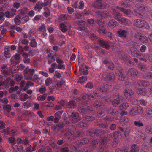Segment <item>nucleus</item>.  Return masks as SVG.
Instances as JSON below:
<instances>
[{"label": "nucleus", "instance_id": "37", "mask_svg": "<svg viewBox=\"0 0 152 152\" xmlns=\"http://www.w3.org/2000/svg\"><path fill=\"white\" fill-rule=\"evenodd\" d=\"M26 152H32L33 151L35 150V147H32L31 145H29V141L26 144Z\"/></svg>", "mask_w": 152, "mask_h": 152}, {"label": "nucleus", "instance_id": "54", "mask_svg": "<svg viewBox=\"0 0 152 152\" xmlns=\"http://www.w3.org/2000/svg\"><path fill=\"white\" fill-rule=\"evenodd\" d=\"M4 26L7 27L9 29H10V28L14 29L15 28L14 26H13L10 24L9 22H7L5 23Z\"/></svg>", "mask_w": 152, "mask_h": 152}, {"label": "nucleus", "instance_id": "7", "mask_svg": "<svg viewBox=\"0 0 152 152\" xmlns=\"http://www.w3.org/2000/svg\"><path fill=\"white\" fill-rule=\"evenodd\" d=\"M119 58L123 60L128 65H132L133 62L131 61L129 57L124 54L123 52H118L117 53Z\"/></svg>", "mask_w": 152, "mask_h": 152}, {"label": "nucleus", "instance_id": "60", "mask_svg": "<svg viewBox=\"0 0 152 152\" xmlns=\"http://www.w3.org/2000/svg\"><path fill=\"white\" fill-rule=\"evenodd\" d=\"M52 83V79L50 78H48L45 80V84L46 86H50Z\"/></svg>", "mask_w": 152, "mask_h": 152}, {"label": "nucleus", "instance_id": "39", "mask_svg": "<svg viewBox=\"0 0 152 152\" xmlns=\"http://www.w3.org/2000/svg\"><path fill=\"white\" fill-rule=\"evenodd\" d=\"M20 99L21 101H25L28 98V95L26 93L22 94L20 96Z\"/></svg>", "mask_w": 152, "mask_h": 152}, {"label": "nucleus", "instance_id": "44", "mask_svg": "<svg viewBox=\"0 0 152 152\" xmlns=\"http://www.w3.org/2000/svg\"><path fill=\"white\" fill-rule=\"evenodd\" d=\"M42 6L40 2L37 3L34 7V10H36L39 11L42 8Z\"/></svg>", "mask_w": 152, "mask_h": 152}, {"label": "nucleus", "instance_id": "1", "mask_svg": "<svg viewBox=\"0 0 152 152\" xmlns=\"http://www.w3.org/2000/svg\"><path fill=\"white\" fill-rule=\"evenodd\" d=\"M130 47V50L132 54L134 56L137 57L140 60L144 62L147 61L148 60L152 63V55H142L141 53H137V50L138 49L139 46L136 43L132 42L129 45Z\"/></svg>", "mask_w": 152, "mask_h": 152}, {"label": "nucleus", "instance_id": "32", "mask_svg": "<svg viewBox=\"0 0 152 152\" xmlns=\"http://www.w3.org/2000/svg\"><path fill=\"white\" fill-rule=\"evenodd\" d=\"M33 104V102L31 100H29L24 102L23 105L24 108L27 109L30 107L32 106Z\"/></svg>", "mask_w": 152, "mask_h": 152}, {"label": "nucleus", "instance_id": "62", "mask_svg": "<svg viewBox=\"0 0 152 152\" xmlns=\"http://www.w3.org/2000/svg\"><path fill=\"white\" fill-rule=\"evenodd\" d=\"M142 35L141 33L139 32H137L135 34V37L137 39L140 40L142 38Z\"/></svg>", "mask_w": 152, "mask_h": 152}, {"label": "nucleus", "instance_id": "38", "mask_svg": "<svg viewBox=\"0 0 152 152\" xmlns=\"http://www.w3.org/2000/svg\"><path fill=\"white\" fill-rule=\"evenodd\" d=\"M87 80V77L83 76L79 78L78 83H80L82 85H84L85 81Z\"/></svg>", "mask_w": 152, "mask_h": 152}, {"label": "nucleus", "instance_id": "17", "mask_svg": "<svg viewBox=\"0 0 152 152\" xmlns=\"http://www.w3.org/2000/svg\"><path fill=\"white\" fill-rule=\"evenodd\" d=\"M5 126V123L2 121H0V132L2 133H4L5 134L7 135L9 134V129L7 128L5 129H4Z\"/></svg>", "mask_w": 152, "mask_h": 152}, {"label": "nucleus", "instance_id": "33", "mask_svg": "<svg viewBox=\"0 0 152 152\" xmlns=\"http://www.w3.org/2000/svg\"><path fill=\"white\" fill-rule=\"evenodd\" d=\"M118 24L114 20H111L108 23V26L111 28H114L117 26Z\"/></svg>", "mask_w": 152, "mask_h": 152}, {"label": "nucleus", "instance_id": "41", "mask_svg": "<svg viewBox=\"0 0 152 152\" xmlns=\"http://www.w3.org/2000/svg\"><path fill=\"white\" fill-rule=\"evenodd\" d=\"M47 94L45 93L42 95L39 96L37 97V99L38 101H42L46 99Z\"/></svg>", "mask_w": 152, "mask_h": 152}, {"label": "nucleus", "instance_id": "26", "mask_svg": "<svg viewBox=\"0 0 152 152\" xmlns=\"http://www.w3.org/2000/svg\"><path fill=\"white\" fill-rule=\"evenodd\" d=\"M104 63L106 64L109 68L113 69L114 67V64L111 62V61L108 59H105L104 61Z\"/></svg>", "mask_w": 152, "mask_h": 152}, {"label": "nucleus", "instance_id": "47", "mask_svg": "<svg viewBox=\"0 0 152 152\" xmlns=\"http://www.w3.org/2000/svg\"><path fill=\"white\" fill-rule=\"evenodd\" d=\"M21 17L20 15H18L16 16L14 19L15 23L17 25H19L20 23Z\"/></svg>", "mask_w": 152, "mask_h": 152}, {"label": "nucleus", "instance_id": "58", "mask_svg": "<svg viewBox=\"0 0 152 152\" xmlns=\"http://www.w3.org/2000/svg\"><path fill=\"white\" fill-rule=\"evenodd\" d=\"M83 117L84 118L86 121H89L93 120L95 119V118L93 116L89 117L88 116H86L84 115H83Z\"/></svg>", "mask_w": 152, "mask_h": 152}, {"label": "nucleus", "instance_id": "35", "mask_svg": "<svg viewBox=\"0 0 152 152\" xmlns=\"http://www.w3.org/2000/svg\"><path fill=\"white\" fill-rule=\"evenodd\" d=\"M59 19L60 21H63L66 20H69L71 17L67 14H62L59 17Z\"/></svg>", "mask_w": 152, "mask_h": 152}, {"label": "nucleus", "instance_id": "22", "mask_svg": "<svg viewBox=\"0 0 152 152\" xmlns=\"http://www.w3.org/2000/svg\"><path fill=\"white\" fill-rule=\"evenodd\" d=\"M20 90L23 91L28 89L29 88V84L27 83L25 84V81L24 80H22L20 84Z\"/></svg>", "mask_w": 152, "mask_h": 152}, {"label": "nucleus", "instance_id": "59", "mask_svg": "<svg viewBox=\"0 0 152 152\" xmlns=\"http://www.w3.org/2000/svg\"><path fill=\"white\" fill-rule=\"evenodd\" d=\"M49 39L50 42L51 43L54 44H56L57 42L56 41H55L54 39V37L52 35H50L49 36Z\"/></svg>", "mask_w": 152, "mask_h": 152}, {"label": "nucleus", "instance_id": "16", "mask_svg": "<svg viewBox=\"0 0 152 152\" xmlns=\"http://www.w3.org/2000/svg\"><path fill=\"white\" fill-rule=\"evenodd\" d=\"M97 23L99 25V27L98 30V32L103 35L105 34V28L104 27V24L103 23L102 20H97Z\"/></svg>", "mask_w": 152, "mask_h": 152}, {"label": "nucleus", "instance_id": "46", "mask_svg": "<svg viewBox=\"0 0 152 152\" xmlns=\"http://www.w3.org/2000/svg\"><path fill=\"white\" fill-rule=\"evenodd\" d=\"M60 29L63 32H65L67 30L66 26L64 23L61 24L60 25Z\"/></svg>", "mask_w": 152, "mask_h": 152}, {"label": "nucleus", "instance_id": "13", "mask_svg": "<svg viewBox=\"0 0 152 152\" xmlns=\"http://www.w3.org/2000/svg\"><path fill=\"white\" fill-rule=\"evenodd\" d=\"M15 85V82L12 80L10 78H7L4 81H1L0 83V85L4 86L8 88L10 86H13Z\"/></svg>", "mask_w": 152, "mask_h": 152}, {"label": "nucleus", "instance_id": "24", "mask_svg": "<svg viewBox=\"0 0 152 152\" xmlns=\"http://www.w3.org/2000/svg\"><path fill=\"white\" fill-rule=\"evenodd\" d=\"M125 72L124 71H120L118 74V79L121 81H123L127 79L126 77L125 76Z\"/></svg>", "mask_w": 152, "mask_h": 152}, {"label": "nucleus", "instance_id": "9", "mask_svg": "<svg viewBox=\"0 0 152 152\" xmlns=\"http://www.w3.org/2000/svg\"><path fill=\"white\" fill-rule=\"evenodd\" d=\"M34 71V69H29L27 67L26 68L24 71L25 79L27 80H31Z\"/></svg>", "mask_w": 152, "mask_h": 152}, {"label": "nucleus", "instance_id": "51", "mask_svg": "<svg viewBox=\"0 0 152 152\" xmlns=\"http://www.w3.org/2000/svg\"><path fill=\"white\" fill-rule=\"evenodd\" d=\"M134 125L138 127H140L143 126V124L140 121H135L134 122Z\"/></svg>", "mask_w": 152, "mask_h": 152}, {"label": "nucleus", "instance_id": "15", "mask_svg": "<svg viewBox=\"0 0 152 152\" xmlns=\"http://www.w3.org/2000/svg\"><path fill=\"white\" fill-rule=\"evenodd\" d=\"M78 109L80 113H83L85 114L89 113L93 110L92 108L90 107L87 105L84 106L82 108L78 107Z\"/></svg>", "mask_w": 152, "mask_h": 152}, {"label": "nucleus", "instance_id": "2", "mask_svg": "<svg viewBox=\"0 0 152 152\" xmlns=\"http://www.w3.org/2000/svg\"><path fill=\"white\" fill-rule=\"evenodd\" d=\"M135 7L137 9L133 11V13L135 15L140 18H143L145 16L143 13L141 12V11L145 10L149 12L151 14V17H152V10L150 8L138 4L136 5Z\"/></svg>", "mask_w": 152, "mask_h": 152}, {"label": "nucleus", "instance_id": "11", "mask_svg": "<svg viewBox=\"0 0 152 152\" xmlns=\"http://www.w3.org/2000/svg\"><path fill=\"white\" fill-rule=\"evenodd\" d=\"M107 4L103 0H96L94 4V6L99 9H103L106 7Z\"/></svg>", "mask_w": 152, "mask_h": 152}, {"label": "nucleus", "instance_id": "4", "mask_svg": "<svg viewBox=\"0 0 152 152\" xmlns=\"http://www.w3.org/2000/svg\"><path fill=\"white\" fill-rule=\"evenodd\" d=\"M134 26L139 28H144L146 29H149L150 26L146 21L140 19H137L134 22Z\"/></svg>", "mask_w": 152, "mask_h": 152}, {"label": "nucleus", "instance_id": "36", "mask_svg": "<svg viewBox=\"0 0 152 152\" xmlns=\"http://www.w3.org/2000/svg\"><path fill=\"white\" fill-rule=\"evenodd\" d=\"M74 133L71 131L67 132L65 134L66 137L68 139H71V140L75 138Z\"/></svg>", "mask_w": 152, "mask_h": 152}, {"label": "nucleus", "instance_id": "42", "mask_svg": "<svg viewBox=\"0 0 152 152\" xmlns=\"http://www.w3.org/2000/svg\"><path fill=\"white\" fill-rule=\"evenodd\" d=\"M76 104L73 101H71L68 102L67 107L68 108H73L75 107Z\"/></svg>", "mask_w": 152, "mask_h": 152}, {"label": "nucleus", "instance_id": "48", "mask_svg": "<svg viewBox=\"0 0 152 152\" xmlns=\"http://www.w3.org/2000/svg\"><path fill=\"white\" fill-rule=\"evenodd\" d=\"M146 116L148 117H152V110L151 109H146V113L145 114Z\"/></svg>", "mask_w": 152, "mask_h": 152}, {"label": "nucleus", "instance_id": "6", "mask_svg": "<svg viewBox=\"0 0 152 152\" xmlns=\"http://www.w3.org/2000/svg\"><path fill=\"white\" fill-rule=\"evenodd\" d=\"M107 74L106 73L104 76L103 74L99 75L97 77V79H103L104 80H108L110 82L112 81L115 79V75L112 72L107 73Z\"/></svg>", "mask_w": 152, "mask_h": 152}, {"label": "nucleus", "instance_id": "40", "mask_svg": "<svg viewBox=\"0 0 152 152\" xmlns=\"http://www.w3.org/2000/svg\"><path fill=\"white\" fill-rule=\"evenodd\" d=\"M61 113L60 111L57 112L55 114L54 116L55 117V118L54 119V120L55 122H56V121H58V120L60 119L61 116Z\"/></svg>", "mask_w": 152, "mask_h": 152}, {"label": "nucleus", "instance_id": "5", "mask_svg": "<svg viewBox=\"0 0 152 152\" xmlns=\"http://www.w3.org/2000/svg\"><path fill=\"white\" fill-rule=\"evenodd\" d=\"M108 138L107 137L102 138L100 140V147L99 150V152H108L107 151L108 145L106 143L108 141Z\"/></svg>", "mask_w": 152, "mask_h": 152}, {"label": "nucleus", "instance_id": "50", "mask_svg": "<svg viewBox=\"0 0 152 152\" xmlns=\"http://www.w3.org/2000/svg\"><path fill=\"white\" fill-rule=\"evenodd\" d=\"M31 79H32V80L36 83H38L40 80V78L36 74L34 75L33 77H32Z\"/></svg>", "mask_w": 152, "mask_h": 152}, {"label": "nucleus", "instance_id": "61", "mask_svg": "<svg viewBox=\"0 0 152 152\" xmlns=\"http://www.w3.org/2000/svg\"><path fill=\"white\" fill-rule=\"evenodd\" d=\"M119 4L121 6H123L125 7L128 8L129 7V4L128 3H125L123 1H121L119 3Z\"/></svg>", "mask_w": 152, "mask_h": 152}, {"label": "nucleus", "instance_id": "21", "mask_svg": "<svg viewBox=\"0 0 152 152\" xmlns=\"http://www.w3.org/2000/svg\"><path fill=\"white\" fill-rule=\"evenodd\" d=\"M119 22L121 24L124 25H126L128 26H129L132 24V22L130 20L123 17L119 20Z\"/></svg>", "mask_w": 152, "mask_h": 152}, {"label": "nucleus", "instance_id": "10", "mask_svg": "<svg viewBox=\"0 0 152 152\" xmlns=\"http://www.w3.org/2000/svg\"><path fill=\"white\" fill-rule=\"evenodd\" d=\"M122 98L121 96H117L116 97H115L114 99L113 100L111 97H110V98H108V99L104 98V99L107 102L110 101L112 102V104L113 106L117 107L120 103V99H122Z\"/></svg>", "mask_w": 152, "mask_h": 152}, {"label": "nucleus", "instance_id": "12", "mask_svg": "<svg viewBox=\"0 0 152 152\" xmlns=\"http://www.w3.org/2000/svg\"><path fill=\"white\" fill-rule=\"evenodd\" d=\"M69 119L72 123H74L80 121L81 119V117L79 116L78 113H72L71 115L69 117Z\"/></svg>", "mask_w": 152, "mask_h": 152}, {"label": "nucleus", "instance_id": "29", "mask_svg": "<svg viewBox=\"0 0 152 152\" xmlns=\"http://www.w3.org/2000/svg\"><path fill=\"white\" fill-rule=\"evenodd\" d=\"M138 73L137 70L134 69L132 68L129 69L128 73V75L131 77H134L137 76Z\"/></svg>", "mask_w": 152, "mask_h": 152}, {"label": "nucleus", "instance_id": "27", "mask_svg": "<svg viewBox=\"0 0 152 152\" xmlns=\"http://www.w3.org/2000/svg\"><path fill=\"white\" fill-rule=\"evenodd\" d=\"M124 94L127 98L130 99L133 96V92L131 90L126 89L124 92Z\"/></svg>", "mask_w": 152, "mask_h": 152}, {"label": "nucleus", "instance_id": "19", "mask_svg": "<svg viewBox=\"0 0 152 152\" xmlns=\"http://www.w3.org/2000/svg\"><path fill=\"white\" fill-rule=\"evenodd\" d=\"M128 31V29L122 30L120 29L117 31V35L120 37L125 38L126 37Z\"/></svg>", "mask_w": 152, "mask_h": 152}, {"label": "nucleus", "instance_id": "45", "mask_svg": "<svg viewBox=\"0 0 152 152\" xmlns=\"http://www.w3.org/2000/svg\"><path fill=\"white\" fill-rule=\"evenodd\" d=\"M128 121L129 120L128 118L127 117L125 116L122 117L120 121V122L122 124H126L128 122Z\"/></svg>", "mask_w": 152, "mask_h": 152}, {"label": "nucleus", "instance_id": "31", "mask_svg": "<svg viewBox=\"0 0 152 152\" xmlns=\"http://www.w3.org/2000/svg\"><path fill=\"white\" fill-rule=\"evenodd\" d=\"M99 44L101 47L107 49L110 46V44L107 42L100 40L99 42Z\"/></svg>", "mask_w": 152, "mask_h": 152}, {"label": "nucleus", "instance_id": "8", "mask_svg": "<svg viewBox=\"0 0 152 152\" xmlns=\"http://www.w3.org/2000/svg\"><path fill=\"white\" fill-rule=\"evenodd\" d=\"M143 112L142 108L140 107H132L129 112V114L132 116H134L138 114H142Z\"/></svg>", "mask_w": 152, "mask_h": 152}, {"label": "nucleus", "instance_id": "63", "mask_svg": "<svg viewBox=\"0 0 152 152\" xmlns=\"http://www.w3.org/2000/svg\"><path fill=\"white\" fill-rule=\"evenodd\" d=\"M57 68L59 69L64 70L65 68V65L64 64H59L57 66Z\"/></svg>", "mask_w": 152, "mask_h": 152}, {"label": "nucleus", "instance_id": "34", "mask_svg": "<svg viewBox=\"0 0 152 152\" xmlns=\"http://www.w3.org/2000/svg\"><path fill=\"white\" fill-rule=\"evenodd\" d=\"M116 8L123 12L125 15H130L131 13V11L129 10L120 7L118 6H117Z\"/></svg>", "mask_w": 152, "mask_h": 152}, {"label": "nucleus", "instance_id": "30", "mask_svg": "<svg viewBox=\"0 0 152 152\" xmlns=\"http://www.w3.org/2000/svg\"><path fill=\"white\" fill-rule=\"evenodd\" d=\"M120 129L121 131L124 133V137L123 136L124 138H125V137H127L126 139L125 138L126 140H128L129 136L128 135V134L130 132L129 128H126V129H123L122 128H120ZM122 137L123 136H121Z\"/></svg>", "mask_w": 152, "mask_h": 152}, {"label": "nucleus", "instance_id": "18", "mask_svg": "<svg viewBox=\"0 0 152 152\" xmlns=\"http://www.w3.org/2000/svg\"><path fill=\"white\" fill-rule=\"evenodd\" d=\"M109 15V13L106 11H98L96 12V17H99V19L102 18H105L108 17Z\"/></svg>", "mask_w": 152, "mask_h": 152}, {"label": "nucleus", "instance_id": "23", "mask_svg": "<svg viewBox=\"0 0 152 152\" xmlns=\"http://www.w3.org/2000/svg\"><path fill=\"white\" fill-rule=\"evenodd\" d=\"M20 58V55L19 54H16L12 57L11 59V61L13 63L17 64L19 62Z\"/></svg>", "mask_w": 152, "mask_h": 152}, {"label": "nucleus", "instance_id": "55", "mask_svg": "<svg viewBox=\"0 0 152 152\" xmlns=\"http://www.w3.org/2000/svg\"><path fill=\"white\" fill-rule=\"evenodd\" d=\"M30 45L33 48L36 47L37 45V43L35 39H33L30 42Z\"/></svg>", "mask_w": 152, "mask_h": 152}, {"label": "nucleus", "instance_id": "3", "mask_svg": "<svg viewBox=\"0 0 152 152\" xmlns=\"http://www.w3.org/2000/svg\"><path fill=\"white\" fill-rule=\"evenodd\" d=\"M147 86L148 85L146 82L144 81H138L134 86L135 88L137 89V93L140 94L145 95L146 94V90L145 89H141L140 87L142 86Z\"/></svg>", "mask_w": 152, "mask_h": 152}, {"label": "nucleus", "instance_id": "64", "mask_svg": "<svg viewBox=\"0 0 152 152\" xmlns=\"http://www.w3.org/2000/svg\"><path fill=\"white\" fill-rule=\"evenodd\" d=\"M49 57L48 59V64H50L52 62H53L55 61V58L54 56H52L51 57L48 56Z\"/></svg>", "mask_w": 152, "mask_h": 152}, {"label": "nucleus", "instance_id": "49", "mask_svg": "<svg viewBox=\"0 0 152 152\" xmlns=\"http://www.w3.org/2000/svg\"><path fill=\"white\" fill-rule=\"evenodd\" d=\"M17 142L18 143H23L24 144H26L28 142V140L26 139L22 140L20 138H18L17 140Z\"/></svg>", "mask_w": 152, "mask_h": 152}, {"label": "nucleus", "instance_id": "25", "mask_svg": "<svg viewBox=\"0 0 152 152\" xmlns=\"http://www.w3.org/2000/svg\"><path fill=\"white\" fill-rule=\"evenodd\" d=\"M113 14L114 15V18L118 22L122 18V15L118 12H116L115 10H113Z\"/></svg>", "mask_w": 152, "mask_h": 152}, {"label": "nucleus", "instance_id": "43", "mask_svg": "<svg viewBox=\"0 0 152 152\" xmlns=\"http://www.w3.org/2000/svg\"><path fill=\"white\" fill-rule=\"evenodd\" d=\"M139 150V148L136 145H133L131 148L130 152H138Z\"/></svg>", "mask_w": 152, "mask_h": 152}, {"label": "nucleus", "instance_id": "52", "mask_svg": "<svg viewBox=\"0 0 152 152\" xmlns=\"http://www.w3.org/2000/svg\"><path fill=\"white\" fill-rule=\"evenodd\" d=\"M94 105L95 107H96V108H98L99 107L102 108V104L100 102H99L98 101H96L94 103Z\"/></svg>", "mask_w": 152, "mask_h": 152}, {"label": "nucleus", "instance_id": "56", "mask_svg": "<svg viewBox=\"0 0 152 152\" xmlns=\"http://www.w3.org/2000/svg\"><path fill=\"white\" fill-rule=\"evenodd\" d=\"M141 42H143L145 43H146L148 42V39L147 37L143 35L142 38L140 40Z\"/></svg>", "mask_w": 152, "mask_h": 152}, {"label": "nucleus", "instance_id": "57", "mask_svg": "<svg viewBox=\"0 0 152 152\" xmlns=\"http://www.w3.org/2000/svg\"><path fill=\"white\" fill-rule=\"evenodd\" d=\"M44 9L45 11L44 13V15L47 17L50 15V12L48 8L47 7H45Z\"/></svg>", "mask_w": 152, "mask_h": 152}, {"label": "nucleus", "instance_id": "28", "mask_svg": "<svg viewBox=\"0 0 152 152\" xmlns=\"http://www.w3.org/2000/svg\"><path fill=\"white\" fill-rule=\"evenodd\" d=\"M16 10L13 9L10 11H7L5 12V16L7 18H10L13 17L15 14Z\"/></svg>", "mask_w": 152, "mask_h": 152}, {"label": "nucleus", "instance_id": "53", "mask_svg": "<svg viewBox=\"0 0 152 152\" xmlns=\"http://www.w3.org/2000/svg\"><path fill=\"white\" fill-rule=\"evenodd\" d=\"M129 106L128 104L126 102H124L120 107L121 109H126Z\"/></svg>", "mask_w": 152, "mask_h": 152}, {"label": "nucleus", "instance_id": "14", "mask_svg": "<svg viewBox=\"0 0 152 152\" xmlns=\"http://www.w3.org/2000/svg\"><path fill=\"white\" fill-rule=\"evenodd\" d=\"M111 86L110 83L104 84L99 88L101 92L106 94L109 91V88Z\"/></svg>", "mask_w": 152, "mask_h": 152}, {"label": "nucleus", "instance_id": "20", "mask_svg": "<svg viewBox=\"0 0 152 152\" xmlns=\"http://www.w3.org/2000/svg\"><path fill=\"white\" fill-rule=\"evenodd\" d=\"M87 97L90 100H92L93 99L94 96L93 94L87 95L86 94H83L80 97V98H82L81 99L80 102L84 103V102L86 101V99Z\"/></svg>", "mask_w": 152, "mask_h": 152}]
</instances>
